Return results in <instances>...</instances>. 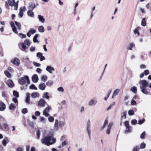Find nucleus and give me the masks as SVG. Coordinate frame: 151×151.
<instances>
[{
	"label": "nucleus",
	"instance_id": "1",
	"mask_svg": "<svg viewBox=\"0 0 151 151\" xmlns=\"http://www.w3.org/2000/svg\"><path fill=\"white\" fill-rule=\"evenodd\" d=\"M139 83L141 92L146 95H149L150 93L147 87H148L151 89V83H149L146 80H142L140 81Z\"/></svg>",
	"mask_w": 151,
	"mask_h": 151
},
{
	"label": "nucleus",
	"instance_id": "2",
	"mask_svg": "<svg viewBox=\"0 0 151 151\" xmlns=\"http://www.w3.org/2000/svg\"><path fill=\"white\" fill-rule=\"evenodd\" d=\"M41 142L43 144L49 146L55 143L56 142V139L51 136H47L42 138Z\"/></svg>",
	"mask_w": 151,
	"mask_h": 151
},
{
	"label": "nucleus",
	"instance_id": "3",
	"mask_svg": "<svg viewBox=\"0 0 151 151\" xmlns=\"http://www.w3.org/2000/svg\"><path fill=\"white\" fill-rule=\"evenodd\" d=\"M19 83L21 85H25L26 82L28 84L30 83V81L29 77L27 76H24V77H21L18 80Z\"/></svg>",
	"mask_w": 151,
	"mask_h": 151
},
{
	"label": "nucleus",
	"instance_id": "4",
	"mask_svg": "<svg viewBox=\"0 0 151 151\" xmlns=\"http://www.w3.org/2000/svg\"><path fill=\"white\" fill-rule=\"evenodd\" d=\"M58 124L60 127H63L65 126V123L64 120L60 121L59 122L58 120L56 119L54 126V129L56 130H57L58 129Z\"/></svg>",
	"mask_w": 151,
	"mask_h": 151
},
{
	"label": "nucleus",
	"instance_id": "5",
	"mask_svg": "<svg viewBox=\"0 0 151 151\" xmlns=\"http://www.w3.org/2000/svg\"><path fill=\"white\" fill-rule=\"evenodd\" d=\"M31 43L30 40L29 39L25 40L24 42L21 43L20 45L22 47V50L23 51H25L26 49L27 48L26 45L29 47Z\"/></svg>",
	"mask_w": 151,
	"mask_h": 151
},
{
	"label": "nucleus",
	"instance_id": "6",
	"mask_svg": "<svg viewBox=\"0 0 151 151\" xmlns=\"http://www.w3.org/2000/svg\"><path fill=\"white\" fill-rule=\"evenodd\" d=\"M86 131L88 134L89 139L91 138V123L89 119H88L86 124Z\"/></svg>",
	"mask_w": 151,
	"mask_h": 151
},
{
	"label": "nucleus",
	"instance_id": "7",
	"mask_svg": "<svg viewBox=\"0 0 151 151\" xmlns=\"http://www.w3.org/2000/svg\"><path fill=\"white\" fill-rule=\"evenodd\" d=\"M52 109L51 107L48 106L43 111V115L47 117L50 116L49 112Z\"/></svg>",
	"mask_w": 151,
	"mask_h": 151
},
{
	"label": "nucleus",
	"instance_id": "8",
	"mask_svg": "<svg viewBox=\"0 0 151 151\" xmlns=\"http://www.w3.org/2000/svg\"><path fill=\"white\" fill-rule=\"evenodd\" d=\"M97 100L96 98L91 99L88 102V104L90 106H95L97 103Z\"/></svg>",
	"mask_w": 151,
	"mask_h": 151
},
{
	"label": "nucleus",
	"instance_id": "9",
	"mask_svg": "<svg viewBox=\"0 0 151 151\" xmlns=\"http://www.w3.org/2000/svg\"><path fill=\"white\" fill-rule=\"evenodd\" d=\"M46 104V101L43 99H40L38 101L37 106L41 107H44Z\"/></svg>",
	"mask_w": 151,
	"mask_h": 151
},
{
	"label": "nucleus",
	"instance_id": "10",
	"mask_svg": "<svg viewBox=\"0 0 151 151\" xmlns=\"http://www.w3.org/2000/svg\"><path fill=\"white\" fill-rule=\"evenodd\" d=\"M10 24L11 26V27L12 28V29L13 31L15 33L17 34L18 32L17 30V29L15 27V24L14 22L13 21H12L10 23Z\"/></svg>",
	"mask_w": 151,
	"mask_h": 151
},
{
	"label": "nucleus",
	"instance_id": "11",
	"mask_svg": "<svg viewBox=\"0 0 151 151\" xmlns=\"http://www.w3.org/2000/svg\"><path fill=\"white\" fill-rule=\"evenodd\" d=\"M11 62L13 64L18 66L20 64V60L18 58H14L13 60H11Z\"/></svg>",
	"mask_w": 151,
	"mask_h": 151
},
{
	"label": "nucleus",
	"instance_id": "12",
	"mask_svg": "<svg viewBox=\"0 0 151 151\" xmlns=\"http://www.w3.org/2000/svg\"><path fill=\"white\" fill-rule=\"evenodd\" d=\"M36 56L40 58V60L41 61H42L45 59V57L43 56V54L41 52H38L37 53Z\"/></svg>",
	"mask_w": 151,
	"mask_h": 151
},
{
	"label": "nucleus",
	"instance_id": "13",
	"mask_svg": "<svg viewBox=\"0 0 151 151\" xmlns=\"http://www.w3.org/2000/svg\"><path fill=\"white\" fill-rule=\"evenodd\" d=\"M113 122H110L109 124L108 125L106 131V133L108 134H109L110 133V131H111V129L113 125Z\"/></svg>",
	"mask_w": 151,
	"mask_h": 151
},
{
	"label": "nucleus",
	"instance_id": "14",
	"mask_svg": "<svg viewBox=\"0 0 151 151\" xmlns=\"http://www.w3.org/2000/svg\"><path fill=\"white\" fill-rule=\"evenodd\" d=\"M46 70L51 74L53 73L52 71L55 70L54 68L51 66H47L46 68Z\"/></svg>",
	"mask_w": 151,
	"mask_h": 151
},
{
	"label": "nucleus",
	"instance_id": "15",
	"mask_svg": "<svg viewBox=\"0 0 151 151\" xmlns=\"http://www.w3.org/2000/svg\"><path fill=\"white\" fill-rule=\"evenodd\" d=\"M35 7V4L34 2H30L29 4L28 9L29 10H33Z\"/></svg>",
	"mask_w": 151,
	"mask_h": 151
},
{
	"label": "nucleus",
	"instance_id": "16",
	"mask_svg": "<svg viewBox=\"0 0 151 151\" xmlns=\"http://www.w3.org/2000/svg\"><path fill=\"white\" fill-rule=\"evenodd\" d=\"M36 32V30L33 29H31L27 33V35L29 37H30L31 35H32Z\"/></svg>",
	"mask_w": 151,
	"mask_h": 151
},
{
	"label": "nucleus",
	"instance_id": "17",
	"mask_svg": "<svg viewBox=\"0 0 151 151\" xmlns=\"http://www.w3.org/2000/svg\"><path fill=\"white\" fill-rule=\"evenodd\" d=\"M30 94L29 93H26V98L25 99V102L27 104H30Z\"/></svg>",
	"mask_w": 151,
	"mask_h": 151
},
{
	"label": "nucleus",
	"instance_id": "18",
	"mask_svg": "<svg viewBox=\"0 0 151 151\" xmlns=\"http://www.w3.org/2000/svg\"><path fill=\"white\" fill-rule=\"evenodd\" d=\"M38 78L37 74H35L33 75L32 78V81L34 83H37L38 81Z\"/></svg>",
	"mask_w": 151,
	"mask_h": 151
},
{
	"label": "nucleus",
	"instance_id": "19",
	"mask_svg": "<svg viewBox=\"0 0 151 151\" xmlns=\"http://www.w3.org/2000/svg\"><path fill=\"white\" fill-rule=\"evenodd\" d=\"M127 114V111H124L121 114V121H122L123 119H126V116Z\"/></svg>",
	"mask_w": 151,
	"mask_h": 151
},
{
	"label": "nucleus",
	"instance_id": "20",
	"mask_svg": "<svg viewBox=\"0 0 151 151\" xmlns=\"http://www.w3.org/2000/svg\"><path fill=\"white\" fill-rule=\"evenodd\" d=\"M38 87L40 90H44L45 88L46 85L45 83H41L39 85Z\"/></svg>",
	"mask_w": 151,
	"mask_h": 151
},
{
	"label": "nucleus",
	"instance_id": "21",
	"mask_svg": "<svg viewBox=\"0 0 151 151\" xmlns=\"http://www.w3.org/2000/svg\"><path fill=\"white\" fill-rule=\"evenodd\" d=\"M7 84L9 87L11 88L13 87L14 86L13 81L11 80H9L7 81Z\"/></svg>",
	"mask_w": 151,
	"mask_h": 151
},
{
	"label": "nucleus",
	"instance_id": "22",
	"mask_svg": "<svg viewBox=\"0 0 151 151\" xmlns=\"http://www.w3.org/2000/svg\"><path fill=\"white\" fill-rule=\"evenodd\" d=\"M3 126L4 129L3 130L5 132L8 131L9 129V125L6 123H3Z\"/></svg>",
	"mask_w": 151,
	"mask_h": 151
},
{
	"label": "nucleus",
	"instance_id": "23",
	"mask_svg": "<svg viewBox=\"0 0 151 151\" xmlns=\"http://www.w3.org/2000/svg\"><path fill=\"white\" fill-rule=\"evenodd\" d=\"M5 108V104L3 102H0V111H3Z\"/></svg>",
	"mask_w": 151,
	"mask_h": 151
},
{
	"label": "nucleus",
	"instance_id": "24",
	"mask_svg": "<svg viewBox=\"0 0 151 151\" xmlns=\"http://www.w3.org/2000/svg\"><path fill=\"white\" fill-rule=\"evenodd\" d=\"M9 142V140L8 138L7 137H5L3 140L2 143L4 146H6L7 143H8Z\"/></svg>",
	"mask_w": 151,
	"mask_h": 151
},
{
	"label": "nucleus",
	"instance_id": "25",
	"mask_svg": "<svg viewBox=\"0 0 151 151\" xmlns=\"http://www.w3.org/2000/svg\"><path fill=\"white\" fill-rule=\"evenodd\" d=\"M37 18L41 22L44 23L45 22V19L43 16L39 15L37 16Z\"/></svg>",
	"mask_w": 151,
	"mask_h": 151
},
{
	"label": "nucleus",
	"instance_id": "26",
	"mask_svg": "<svg viewBox=\"0 0 151 151\" xmlns=\"http://www.w3.org/2000/svg\"><path fill=\"white\" fill-rule=\"evenodd\" d=\"M119 91L120 90L119 89H117L115 90L113 93L112 98L113 99L114 96H116L118 95L119 92Z\"/></svg>",
	"mask_w": 151,
	"mask_h": 151
},
{
	"label": "nucleus",
	"instance_id": "27",
	"mask_svg": "<svg viewBox=\"0 0 151 151\" xmlns=\"http://www.w3.org/2000/svg\"><path fill=\"white\" fill-rule=\"evenodd\" d=\"M31 97L33 98L38 97L39 96V94L37 92H33L31 94Z\"/></svg>",
	"mask_w": 151,
	"mask_h": 151
},
{
	"label": "nucleus",
	"instance_id": "28",
	"mask_svg": "<svg viewBox=\"0 0 151 151\" xmlns=\"http://www.w3.org/2000/svg\"><path fill=\"white\" fill-rule=\"evenodd\" d=\"M16 105L13 103H11L9 105V109L11 110H14L16 108Z\"/></svg>",
	"mask_w": 151,
	"mask_h": 151
},
{
	"label": "nucleus",
	"instance_id": "29",
	"mask_svg": "<svg viewBox=\"0 0 151 151\" xmlns=\"http://www.w3.org/2000/svg\"><path fill=\"white\" fill-rule=\"evenodd\" d=\"M40 36L39 34L35 35L33 39V41L34 43L39 42V41L37 40V38Z\"/></svg>",
	"mask_w": 151,
	"mask_h": 151
},
{
	"label": "nucleus",
	"instance_id": "30",
	"mask_svg": "<svg viewBox=\"0 0 151 151\" xmlns=\"http://www.w3.org/2000/svg\"><path fill=\"white\" fill-rule=\"evenodd\" d=\"M31 10H29L27 12V15L31 17H33L34 16V13Z\"/></svg>",
	"mask_w": 151,
	"mask_h": 151
},
{
	"label": "nucleus",
	"instance_id": "31",
	"mask_svg": "<svg viewBox=\"0 0 151 151\" xmlns=\"http://www.w3.org/2000/svg\"><path fill=\"white\" fill-rule=\"evenodd\" d=\"M14 22L15 24L17 27L18 29L19 30H21L22 28V25L20 23L17 21H15Z\"/></svg>",
	"mask_w": 151,
	"mask_h": 151
},
{
	"label": "nucleus",
	"instance_id": "32",
	"mask_svg": "<svg viewBox=\"0 0 151 151\" xmlns=\"http://www.w3.org/2000/svg\"><path fill=\"white\" fill-rule=\"evenodd\" d=\"M130 91L133 93L136 94L137 92V89L136 87L135 86H133L130 89Z\"/></svg>",
	"mask_w": 151,
	"mask_h": 151
},
{
	"label": "nucleus",
	"instance_id": "33",
	"mask_svg": "<svg viewBox=\"0 0 151 151\" xmlns=\"http://www.w3.org/2000/svg\"><path fill=\"white\" fill-rule=\"evenodd\" d=\"M9 5L12 6H14L15 2L14 0H7Z\"/></svg>",
	"mask_w": 151,
	"mask_h": 151
},
{
	"label": "nucleus",
	"instance_id": "34",
	"mask_svg": "<svg viewBox=\"0 0 151 151\" xmlns=\"http://www.w3.org/2000/svg\"><path fill=\"white\" fill-rule=\"evenodd\" d=\"M135 46V44L133 43H131L129 44L128 46L127 49L130 50H132V48Z\"/></svg>",
	"mask_w": 151,
	"mask_h": 151
},
{
	"label": "nucleus",
	"instance_id": "35",
	"mask_svg": "<svg viewBox=\"0 0 151 151\" xmlns=\"http://www.w3.org/2000/svg\"><path fill=\"white\" fill-rule=\"evenodd\" d=\"M38 31L40 32H43L45 31V29L44 27L42 25L40 26L38 28Z\"/></svg>",
	"mask_w": 151,
	"mask_h": 151
},
{
	"label": "nucleus",
	"instance_id": "36",
	"mask_svg": "<svg viewBox=\"0 0 151 151\" xmlns=\"http://www.w3.org/2000/svg\"><path fill=\"white\" fill-rule=\"evenodd\" d=\"M141 24L142 26L144 27L146 26V23L145 21V18H144L142 19Z\"/></svg>",
	"mask_w": 151,
	"mask_h": 151
},
{
	"label": "nucleus",
	"instance_id": "37",
	"mask_svg": "<svg viewBox=\"0 0 151 151\" xmlns=\"http://www.w3.org/2000/svg\"><path fill=\"white\" fill-rule=\"evenodd\" d=\"M47 77L46 75H43L41 77V80L43 82H45L47 80Z\"/></svg>",
	"mask_w": 151,
	"mask_h": 151
},
{
	"label": "nucleus",
	"instance_id": "38",
	"mask_svg": "<svg viewBox=\"0 0 151 151\" xmlns=\"http://www.w3.org/2000/svg\"><path fill=\"white\" fill-rule=\"evenodd\" d=\"M53 81L52 80H50L47 82L46 85L47 86H51L53 84Z\"/></svg>",
	"mask_w": 151,
	"mask_h": 151
},
{
	"label": "nucleus",
	"instance_id": "39",
	"mask_svg": "<svg viewBox=\"0 0 151 151\" xmlns=\"http://www.w3.org/2000/svg\"><path fill=\"white\" fill-rule=\"evenodd\" d=\"M48 92H46L42 96L43 98L46 99H49L50 98L49 96L48 95Z\"/></svg>",
	"mask_w": 151,
	"mask_h": 151
},
{
	"label": "nucleus",
	"instance_id": "40",
	"mask_svg": "<svg viewBox=\"0 0 151 151\" xmlns=\"http://www.w3.org/2000/svg\"><path fill=\"white\" fill-rule=\"evenodd\" d=\"M46 119L43 117H40V122L45 124L46 122Z\"/></svg>",
	"mask_w": 151,
	"mask_h": 151
},
{
	"label": "nucleus",
	"instance_id": "41",
	"mask_svg": "<svg viewBox=\"0 0 151 151\" xmlns=\"http://www.w3.org/2000/svg\"><path fill=\"white\" fill-rule=\"evenodd\" d=\"M13 95L14 96H15L17 98L19 97V94L18 92L16 91H13Z\"/></svg>",
	"mask_w": 151,
	"mask_h": 151
},
{
	"label": "nucleus",
	"instance_id": "42",
	"mask_svg": "<svg viewBox=\"0 0 151 151\" xmlns=\"http://www.w3.org/2000/svg\"><path fill=\"white\" fill-rule=\"evenodd\" d=\"M4 73L6 76L9 78H10L11 77V75L10 73H9L7 70H6L4 72Z\"/></svg>",
	"mask_w": 151,
	"mask_h": 151
},
{
	"label": "nucleus",
	"instance_id": "43",
	"mask_svg": "<svg viewBox=\"0 0 151 151\" xmlns=\"http://www.w3.org/2000/svg\"><path fill=\"white\" fill-rule=\"evenodd\" d=\"M126 129L125 132L126 133L127 132H131V131L132 130V128L131 127H130V126H129V127H126Z\"/></svg>",
	"mask_w": 151,
	"mask_h": 151
},
{
	"label": "nucleus",
	"instance_id": "44",
	"mask_svg": "<svg viewBox=\"0 0 151 151\" xmlns=\"http://www.w3.org/2000/svg\"><path fill=\"white\" fill-rule=\"evenodd\" d=\"M19 2V1H17L16 2H15L14 5V10H17V9L18 7V4Z\"/></svg>",
	"mask_w": 151,
	"mask_h": 151
},
{
	"label": "nucleus",
	"instance_id": "45",
	"mask_svg": "<svg viewBox=\"0 0 151 151\" xmlns=\"http://www.w3.org/2000/svg\"><path fill=\"white\" fill-rule=\"evenodd\" d=\"M29 88L31 89H34L35 90H37V88L34 84H32L29 86Z\"/></svg>",
	"mask_w": 151,
	"mask_h": 151
},
{
	"label": "nucleus",
	"instance_id": "46",
	"mask_svg": "<svg viewBox=\"0 0 151 151\" xmlns=\"http://www.w3.org/2000/svg\"><path fill=\"white\" fill-rule=\"evenodd\" d=\"M57 90L58 91H59V92H61L62 93L64 91L63 88L62 86H60V87L58 88H57Z\"/></svg>",
	"mask_w": 151,
	"mask_h": 151
},
{
	"label": "nucleus",
	"instance_id": "47",
	"mask_svg": "<svg viewBox=\"0 0 151 151\" xmlns=\"http://www.w3.org/2000/svg\"><path fill=\"white\" fill-rule=\"evenodd\" d=\"M19 36L22 39L26 37V36L25 35L21 33H19Z\"/></svg>",
	"mask_w": 151,
	"mask_h": 151
},
{
	"label": "nucleus",
	"instance_id": "48",
	"mask_svg": "<svg viewBox=\"0 0 151 151\" xmlns=\"http://www.w3.org/2000/svg\"><path fill=\"white\" fill-rule=\"evenodd\" d=\"M54 118L52 116H50L48 118V121L50 122H53L54 121Z\"/></svg>",
	"mask_w": 151,
	"mask_h": 151
},
{
	"label": "nucleus",
	"instance_id": "49",
	"mask_svg": "<svg viewBox=\"0 0 151 151\" xmlns=\"http://www.w3.org/2000/svg\"><path fill=\"white\" fill-rule=\"evenodd\" d=\"M37 138L39 139L41 134L40 131L39 130H38L37 131Z\"/></svg>",
	"mask_w": 151,
	"mask_h": 151
},
{
	"label": "nucleus",
	"instance_id": "50",
	"mask_svg": "<svg viewBox=\"0 0 151 151\" xmlns=\"http://www.w3.org/2000/svg\"><path fill=\"white\" fill-rule=\"evenodd\" d=\"M96 8L95 6H94L91 9V18L93 16V12L95 10Z\"/></svg>",
	"mask_w": 151,
	"mask_h": 151
},
{
	"label": "nucleus",
	"instance_id": "51",
	"mask_svg": "<svg viewBox=\"0 0 151 151\" xmlns=\"http://www.w3.org/2000/svg\"><path fill=\"white\" fill-rule=\"evenodd\" d=\"M145 132L144 131L140 135V138L142 139H144L145 138Z\"/></svg>",
	"mask_w": 151,
	"mask_h": 151
},
{
	"label": "nucleus",
	"instance_id": "52",
	"mask_svg": "<svg viewBox=\"0 0 151 151\" xmlns=\"http://www.w3.org/2000/svg\"><path fill=\"white\" fill-rule=\"evenodd\" d=\"M134 111L132 110H130L128 111V114L129 116H132L134 114Z\"/></svg>",
	"mask_w": 151,
	"mask_h": 151
},
{
	"label": "nucleus",
	"instance_id": "53",
	"mask_svg": "<svg viewBox=\"0 0 151 151\" xmlns=\"http://www.w3.org/2000/svg\"><path fill=\"white\" fill-rule=\"evenodd\" d=\"M145 121V120L144 119L139 120L138 121V124L139 125H141Z\"/></svg>",
	"mask_w": 151,
	"mask_h": 151
},
{
	"label": "nucleus",
	"instance_id": "54",
	"mask_svg": "<svg viewBox=\"0 0 151 151\" xmlns=\"http://www.w3.org/2000/svg\"><path fill=\"white\" fill-rule=\"evenodd\" d=\"M146 146V144L144 142L141 143L140 145V148L141 149H144Z\"/></svg>",
	"mask_w": 151,
	"mask_h": 151
},
{
	"label": "nucleus",
	"instance_id": "55",
	"mask_svg": "<svg viewBox=\"0 0 151 151\" xmlns=\"http://www.w3.org/2000/svg\"><path fill=\"white\" fill-rule=\"evenodd\" d=\"M1 95L2 96L5 98L6 99L7 96H8L7 94L4 92H3L2 93Z\"/></svg>",
	"mask_w": 151,
	"mask_h": 151
},
{
	"label": "nucleus",
	"instance_id": "56",
	"mask_svg": "<svg viewBox=\"0 0 151 151\" xmlns=\"http://www.w3.org/2000/svg\"><path fill=\"white\" fill-rule=\"evenodd\" d=\"M12 101H13L15 103V104L16 105H17L18 104V100L17 99V98H14L12 99Z\"/></svg>",
	"mask_w": 151,
	"mask_h": 151
},
{
	"label": "nucleus",
	"instance_id": "57",
	"mask_svg": "<svg viewBox=\"0 0 151 151\" xmlns=\"http://www.w3.org/2000/svg\"><path fill=\"white\" fill-rule=\"evenodd\" d=\"M131 123L132 125H135L137 123V121L136 120L134 119L132 120Z\"/></svg>",
	"mask_w": 151,
	"mask_h": 151
},
{
	"label": "nucleus",
	"instance_id": "58",
	"mask_svg": "<svg viewBox=\"0 0 151 151\" xmlns=\"http://www.w3.org/2000/svg\"><path fill=\"white\" fill-rule=\"evenodd\" d=\"M26 10V8L25 6L21 7L19 9V10L22 12L25 11Z\"/></svg>",
	"mask_w": 151,
	"mask_h": 151
},
{
	"label": "nucleus",
	"instance_id": "59",
	"mask_svg": "<svg viewBox=\"0 0 151 151\" xmlns=\"http://www.w3.org/2000/svg\"><path fill=\"white\" fill-rule=\"evenodd\" d=\"M29 50L31 52H33L35 51V47L32 46H31L29 49Z\"/></svg>",
	"mask_w": 151,
	"mask_h": 151
},
{
	"label": "nucleus",
	"instance_id": "60",
	"mask_svg": "<svg viewBox=\"0 0 151 151\" xmlns=\"http://www.w3.org/2000/svg\"><path fill=\"white\" fill-rule=\"evenodd\" d=\"M23 15V12L19 10V12L18 14L19 17L20 18L22 17Z\"/></svg>",
	"mask_w": 151,
	"mask_h": 151
},
{
	"label": "nucleus",
	"instance_id": "61",
	"mask_svg": "<svg viewBox=\"0 0 151 151\" xmlns=\"http://www.w3.org/2000/svg\"><path fill=\"white\" fill-rule=\"evenodd\" d=\"M68 144V143L67 141L65 140L62 143V147H64L66 145Z\"/></svg>",
	"mask_w": 151,
	"mask_h": 151
},
{
	"label": "nucleus",
	"instance_id": "62",
	"mask_svg": "<svg viewBox=\"0 0 151 151\" xmlns=\"http://www.w3.org/2000/svg\"><path fill=\"white\" fill-rule=\"evenodd\" d=\"M145 75H147L150 73V72L148 70H145L143 72Z\"/></svg>",
	"mask_w": 151,
	"mask_h": 151
},
{
	"label": "nucleus",
	"instance_id": "63",
	"mask_svg": "<svg viewBox=\"0 0 151 151\" xmlns=\"http://www.w3.org/2000/svg\"><path fill=\"white\" fill-rule=\"evenodd\" d=\"M28 112V110L27 108L23 109L22 111V112L23 114H25Z\"/></svg>",
	"mask_w": 151,
	"mask_h": 151
},
{
	"label": "nucleus",
	"instance_id": "64",
	"mask_svg": "<svg viewBox=\"0 0 151 151\" xmlns=\"http://www.w3.org/2000/svg\"><path fill=\"white\" fill-rule=\"evenodd\" d=\"M23 148L21 147H18L16 149V151H23Z\"/></svg>",
	"mask_w": 151,
	"mask_h": 151
}]
</instances>
